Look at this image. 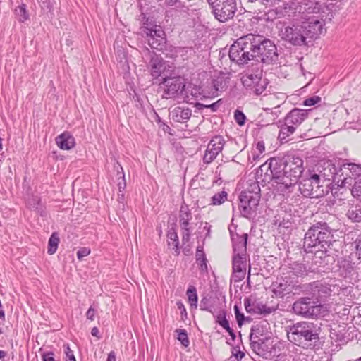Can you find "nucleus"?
I'll return each instance as SVG.
<instances>
[{
  "instance_id": "1",
  "label": "nucleus",
  "mask_w": 361,
  "mask_h": 361,
  "mask_svg": "<svg viewBox=\"0 0 361 361\" xmlns=\"http://www.w3.org/2000/svg\"><path fill=\"white\" fill-rule=\"evenodd\" d=\"M264 168L270 170L272 180L280 186L281 190L295 185L304 171L303 161L298 157H293L290 161L284 164L283 168L273 159L269 163L266 162L262 164L260 170L263 171Z\"/></svg>"
},
{
  "instance_id": "2",
  "label": "nucleus",
  "mask_w": 361,
  "mask_h": 361,
  "mask_svg": "<svg viewBox=\"0 0 361 361\" xmlns=\"http://www.w3.org/2000/svg\"><path fill=\"white\" fill-rule=\"evenodd\" d=\"M287 336L290 342L304 348H310L319 338L316 326L307 322H298L290 326Z\"/></svg>"
},
{
  "instance_id": "3",
  "label": "nucleus",
  "mask_w": 361,
  "mask_h": 361,
  "mask_svg": "<svg viewBox=\"0 0 361 361\" xmlns=\"http://www.w3.org/2000/svg\"><path fill=\"white\" fill-rule=\"evenodd\" d=\"M332 235L326 224H317L311 226L304 238V247L307 252L323 251L331 243Z\"/></svg>"
},
{
  "instance_id": "4",
  "label": "nucleus",
  "mask_w": 361,
  "mask_h": 361,
  "mask_svg": "<svg viewBox=\"0 0 361 361\" xmlns=\"http://www.w3.org/2000/svg\"><path fill=\"white\" fill-rule=\"evenodd\" d=\"M247 234L238 238L233 245V255L232 260V278L235 282L244 279L247 267Z\"/></svg>"
},
{
  "instance_id": "5",
  "label": "nucleus",
  "mask_w": 361,
  "mask_h": 361,
  "mask_svg": "<svg viewBox=\"0 0 361 361\" xmlns=\"http://www.w3.org/2000/svg\"><path fill=\"white\" fill-rule=\"evenodd\" d=\"M305 28L302 23L284 24L279 30V36L293 46H304L307 44Z\"/></svg>"
},
{
  "instance_id": "6",
  "label": "nucleus",
  "mask_w": 361,
  "mask_h": 361,
  "mask_svg": "<svg viewBox=\"0 0 361 361\" xmlns=\"http://www.w3.org/2000/svg\"><path fill=\"white\" fill-rule=\"evenodd\" d=\"M300 190L304 196L311 198H318L324 195L322 185H320L319 176L317 174L304 179L300 185Z\"/></svg>"
},
{
  "instance_id": "7",
  "label": "nucleus",
  "mask_w": 361,
  "mask_h": 361,
  "mask_svg": "<svg viewBox=\"0 0 361 361\" xmlns=\"http://www.w3.org/2000/svg\"><path fill=\"white\" fill-rule=\"evenodd\" d=\"M211 8L219 21L226 22L234 16L236 11L235 0H225Z\"/></svg>"
},
{
  "instance_id": "8",
  "label": "nucleus",
  "mask_w": 361,
  "mask_h": 361,
  "mask_svg": "<svg viewBox=\"0 0 361 361\" xmlns=\"http://www.w3.org/2000/svg\"><path fill=\"white\" fill-rule=\"evenodd\" d=\"M242 82L244 87L256 95L261 94L267 85L266 80L262 78V73L247 74L242 78Z\"/></svg>"
},
{
  "instance_id": "9",
  "label": "nucleus",
  "mask_w": 361,
  "mask_h": 361,
  "mask_svg": "<svg viewBox=\"0 0 361 361\" xmlns=\"http://www.w3.org/2000/svg\"><path fill=\"white\" fill-rule=\"evenodd\" d=\"M302 23L305 27V32L307 37L317 38L326 32L325 20L323 18H312Z\"/></svg>"
},
{
  "instance_id": "10",
  "label": "nucleus",
  "mask_w": 361,
  "mask_h": 361,
  "mask_svg": "<svg viewBox=\"0 0 361 361\" xmlns=\"http://www.w3.org/2000/svg\"><path fill=\"white\" fill-rule=\"evenodd\" d=\"M225 141L223 137L216 136L209 142L205 154L204 161L207 164L211 163L217 155L221 152Z\"/></svg>"
},
{
  "instance_id": "11",
  "label": "nucleus",
  "mask_w": 361,
  "mask_h": 361,
  "mask_svg": "<svg viewBox=\"0 0 361 361\" xmlns=\"http://www.w3.org/2000/svg\"><path fill=\"white\" fill-rule=\"evenodd\" d=\"M239 39L240 40H242V43L244 44V45H243L244 52L242 54L245 56L247 61L248 62L249 61L256 58L255 49L256 46L258 44V36L247 35Z\"/></svg>"
},
{
  "instance_id": "12",
  "label": "nucleus",
  "mask_w": 361,
  "mask_h": 361,
  "mask_svg": "<svg viewBox=\"0 0 361 361\" xmlns=\"http://www.w3.org/2000/svg\"><path fill=\"white\" fill-rule=\"evenodd\" d=\"M255 50L256 58L259 57L264 61L265 58H271V56L275 54L276 47L270 40H262V38L258 36V44Z\"/></svg>"
},
{
  "instance_id": "13",
  "label": "nucleus",
  "mask_w": 361,
  "mask_h": 361,
  "mask_svg": "<svg viewBox=\"0 0 361 361\" xmlns=\"http://www.w3.org/2000/svg\"><path fill=\"white\" fill-rule=\"evenodd\" d=\"M166 84L165 94L167 98L176 97L180 90H183L185 87L183 80L180 77H175L171 78H166L164 80Z\"/></svg>"
},
{
  "instance_id": "14",
  "label": "nucleus",
  "mask_w": 361,
  "mask_h": 361,
  "mask_svg": "<svg viewBox=\"0 0 361 361\" xmlns=\"http://www.w3.org/2000/svg\"><path fill=\"white\" fill-rule=\"evenodd\" d=\"M148 42L153 49H161V46L165 42V32L160 26H154L149 29L147 32Z\"/></svg>"
},
{
  "instance_id": "15",
  "label": "nucleus",
  "mask_w": 361,
  "mask_h": 361,
  "mask_svg": "<svg viewBox=\"0 0 361 361\" xmlns=\"http://www.w3.org/2000/svg\"><path fill=\"white\" fill-rule=\"evenodd\" d=\"M259 201L257 193L245 192L240 195V205L245 214H250V211L255 209Z\"/></svg>"
},
{
  "instance_id": "16",
  "label": "nucleus",
  "mask_w": 361,
  "mask_h": 361,
  "mask_svg": "<svg viewBox=\"0 0 361 361\" xmlns=\"http://www.w3.org/2000/svg\"><path fill=\"white\" fill-rule=\"evenodd\" d=\"M242 42L243 41L240 40V39H237V41L232 44L229 51L230 59L238 64L247 63L245 56L242 54L244 52V49H243L244 44L242 43Z\"/></svg>"
},
{
  "instance_id": "17",
  "label": "nucleus",
  "mask_w": 361,
  "mask_h": 361,
  "mask_svg": "<svg viewBox=\"0 0 361 361\" xmlns=\"http://www.w3.org/2000/svg\"><path fill=\"white\" fill-rule=\"evenodd\" d=\"M150 66L151 75L156 78L161 76V74L171 68L168 62L158 56H154L151 59Z\"/></svg>"
},
{
  "instance_id": "18",
  "label": "nucleus",
  "mask_w": 361,
  "mask_h": 361,
  "mask_svg": "<svg viewBox=\"0 0 361 361\" xmlns=\"http://www.w3.org/2000/svg\"><path fill=\"white\" fill-rule=\"evenodd\" d=\"M272 292L276 298H283L293 290V286L286 280L281 279L273 283Z\"/></svg>"
},
{
  "instance_id": "19",
  "label": "nucleus",
  "mask_w": 361,
  "mask_h": 361,
  "mask_svg": "<svg viewBox=\"0 0 361 361\" xmlns=\"http://www.w3.org/2000/svg\"><path fill=\"white\" fill-rule=\"evenodd\" d=\"M56 143L62 150H70L75 146V137L68 131H65L56 137Z\"/></svg>"
},
{
  "instance_id": "20",
  "label": "nucleus",
  "mask_w": 361,
  "mask_h": 361,
  "mask_svg": "<svg viewBox=\"0 0 361 361\" xmlns=\"http://www.w3.org/2000/svg\"><path fill=\"white\" fill-rule=\"evenodd\" d=\"M307 118V112L303 109H294L287 116L286 122L290 126H299Z\"/></svg>"
},
{
  "instance_id": "21",
  "label": "nucleus",
  "mask_w": 361,
  "mask_h": 361,
  "mask_svg": "<svg viewBox=\"0 0 361 361\" xmlns=\"http://www.w3.org/2000/svg\"><path fill=\"white\" fill-rule=\"evenodd\" d=\"M171 115L174 121L183 123L190 119L192 111L189 108L176 106L172 109Z\"/></svg>"
},
{
  "instance_id": "22",
  "label": "nucleus",
  "mask_w": 361,
  "mask_h": 361,
  "mask_svg": "<svg viewBox=\"0 0 361 361\" xmlns=\"http://www.w3.org/2000/svg\"><path fill=\"white\" fill-rule=\"evenodd\" d=\"M310 307L311 302L310 301L307 302V299H302L293 304V309L296 314L309 317Z\"/></svg>"
},
{
  "instance_id": "23",
  "label": "nucleus",
  "mask_w": 361,
  "mask_h": 361,
  "mask_svg": "<svg viewBox=\"0 0 361 361\" xmlns=\"http://www.w3.org/2000/svg\"><path fill=\"white\" fill-rule=\"evenodd\" d=\"M196 262L201 272L208 271L207 259L202 246H197L195 253Z\"/></svg>"
},
{
  "instance_id": "24",
  "label": "nucleus",
  "mask_w": 361,
  "mask_h": 361,
  "mask_svg": "<svg viewBox=\"0 0 361 361\" xmlns=\"http://www.w3.org/2000/svg\"><path fill=\"white\" fill-rule=\"evenodd\" d=\"M192 219V214L188 207H181L179 214L180 227L190 226V221Z\"/></svg>"
},
{
  "instance_id": "25",
  "label": "nucleus",
  "mask_w": 361,
  "mask_h": 361,
  "mask_svg": "<svg viewBox=\"0 0 361 361\" xmlns=\"http://www.w3.org/2000/svg\"><path fill=\"white\" fill-rule=\"evenodd\" d=\"M328 312L327 307L324 305H312L309 318H317L324 317Z\"/></svg>"
},
{
  "instance_id": "26",
  "label": "nucleus",
  "mask_w": 361,
  "mask_h": 361,
  "mask_svg": "<svg viewBox=\"0 0 361 361\" xmlns=\"http://www.w3.org/2000/svg\"><path fill=\"white\" fill-rule=\"evenodd\" d=\"M295 126H290L286 122L285 125L281 128L278 137L281 141H286V140L293 135L295 131Z\"/></svg>"
},
{
  "instance_id": "27",
  "label": "nucleus",
  "mask_w": 361,
  "mask_h": 361,
  "mask_svg": "<svg viewBox=\"0 0 361 361\" xmlns=\"http://www.w3.org/2000/svg\"><path fill=\"white\" fill-rule=\"evenodd\" d=\"M59 243V238L57 233L54 232L51 234L48 242V250L47 252L49 255L54 254L58 248Z\"/></svg>"
},
{
  "instance_id": "28",
  "label": "nucleus",
  "mask_w": 361,
  "mask_h": 361,
  "mask_svg": "<svg viewBox=\"0 0 361 361\" xmlns=\"http://www.w3.org/2000/svg\"><path fill=\"white\" fill-rule=\"evenodd\" d=\"M188 302L192 307L197 308V294L196 288L194 286H189L186 291Z\"/></svg>"
},
{
  "instance_id": "29",
  "label": "nucleus",
  "mask_w": 361,
  "mask_h": 361,
  "mask_svg": "<svg viewBox=\"0 0 361 361\" xmlns=\"http://www.w3.org/2000/svg\"><path fill=\"white\" fill-rule=\"evenodd\" d=\"M168 244L173 246L176 250L178 249L179 240L178 233L175 228H172L167 233Z\"/></svg>"
},
{
  "instance_id": "30",
  "label": "nucleus",
  "mask_w": 361,
  "mask_h": 361,
  "mask_svg": "<svg viewBox=\"0 0 361 361\" xmlns=\"http://www.w3.org/2000/svg\"><path fill=\"white\" fill-rule=\"evenodd\" d=\"M267 102V106L265 109H272L279 107L281 102L279 100L278 97L275 94H270L265 98Z\"/></svg>"
},
{
  "instance_id": "31",
  "label": "nucleus",
  "mask_w": 361,
  "mask_h": 361,
  "mask_svg": "<svg viewBox=\"0 0 361 361\" xmlns=\"http://www.w3.org/2000/svg\"><path fill=\"white\" fill-rule=\"evenodd\" d=\"M16 14L18 16V19L20 22H25L28 20L29 14L26 9L25 4H23L19 5L15 10Z\"/></svg>"
},
{
  "instance_id": "32",
  "label": "nucleus",
  "mask_w": 361,
  "mask_h": 361,
  "mask_svg": "<svg viewBox=\"0 0 361 361\" xmlns=\"http://www.w3.org/2000/svg\"><path fill=\"white\" fill-rule=\"evenodd\" d=\"M175 332L177 334V339L180 342V343L184 347H188L190 341L186 331L185 329H176Z\"/></svg>"
},
{
  "instance_id": "33",
  "label": "nucleus",
  "mask_w": 361,
  "mask_h": 361,
  "mask_svg": "<svg viewBox=\"0 0 361 361\" xmlns=\"http://www.w3.org/2000/svg\"><path fill=\"white\" fill-rule=\"evenodd\" d=\"M265 152V145L263 141H258L255 147L253 149V159L256 160L259 159Z\"/></svg>"
},
{
  "instance_id": "34",
  "label": "nucleus",
  "mask_w": 361,
  "mask_h": 361,
  "mask_svg": "<svg viewBox=\"0 0 361 361\" xmlns=\"http://www.w3.org/2000/svg\"><path fill=\"white\" fill-rule=\"evenodd\" d=\"M227 199V193L225 191H221L215 194L212 197V204L220 205L224 203Z\"/></svg>"
},
{
  "instance_id": "35",
  "label": "nucleus",
  "mask_w": 361,
  "mask_h": 361,
  "mask_svg": "<svg viewBox=\"0 0 361 361\" xmlns=\"http://www.w3.org/2000/svg\"><path fill=\"white\" fill-rule=\"evenodd\" d=\"M180 233L182 236V241L183 243H187L190 241L191 235L190 226L180 227Z\"/></svg>"
},
{
  "instance_id": "36",
  "label": "nucleus",
  "mask_w": 361,
  "mask_h": 361,
  "mask_svg": "<svg viewBox=\"0 0 361 361\" xmlns=\"http://www.w3.org/2000/svg\"><path fill=\"white\" fill-rule=\"evenodd\" d=\"M348 216L355 222H360L361 221L360 213L357 209H349L348 212Z\"/></svg>"
},
{
  "instance_id": "37",
  "label": "nucleus",
  "mask_w": 361,
  "mask_h": 361,
  "mask_svg": "<svg viewBox=\"0 0 361 361\" xmlns=\"http://www.w3.org/2000/svg\"><path fill=\"white\" fill-rule=\"evenodd\" d=\"M64 353L66 361H76L73 350H71L68 345H63Z\"/></svg>"
},
{
  "instance_id": "38",
  "label": "nucleus",
  "mask_w": 361,
  "mask_h": 361,
  "mask_svg": "<svg viewBox=\"0 0 361 361\" xmlns=\"http://www.w3.org/2000/svg\"><path fill=\"white\" fill-rule=\"evenodd\" d=\"M321 102V97L319 96H313L312 97L306 99L303 102V104L306 106H314Z\"/></svg>"
},
{
  "instance_id": "39",
  "label": "nucleus",
  "mask_w": 361,
  "mask_h": 361,
  "mask_svg": "<svg viewBox=\"0 0 361 361\" xmlns=\"http://www.w3.org/2000/svg\"><path fill=\"white\" fill-rule=\"evenodd\" d=\"M234 118L238 125L243 126L245 124V116L242 111L236 110L234 114Z\"/></svg>"
},
{
  "instance_id": "40",
  "label": "nucleus",
  "mask_w": 361,
  "mask_h": 361,
  "mask_svg": "<svg viewBox=\"0 0 361 361\" xmlns=\"http://www.w3.org/2000/svg\"><path fill=\"white\" fill-rule=\"evenodd\" d=\"M360 182L355 181L351 190V193L354 197L359 198L361 196V185Z\"/></svg>"
},
{
  "instance_id": "41",
  "label": "nucleus",
  "mask_w": 361,
  "mask_h": 361,
  "mask_svg": "<svg viewBox=\"0 0 361 361\" xmlns=\"http://www.w3.org/2000/svg\"><path fill=\"white\" fill-rule=\"evenodd\" d=\"M91 253V250L89 247H81L77 252V257L78 260L81 261L84 257L88 256Z\"/></svg>"
},
{
  "instance_id": "42",
  "label": "nucleus",
  "mask_w": 361,
  "mask_h": 361,
  "mask_svg": "<svg viewBox=\"0 0 361 361\" xmlns=\"http://www.w3.org/2000/svg\"><path fill=\"white\" fill-rule=\"evenodd\" d=\"M42 361H56L54 358V353L51 351H43L41 353Z\"/></svg>"
},
{
  "instance_id": "43",
  "label": "nucleus",
  "mask_w": 361,
  "mask_h": 361,
  "mask_svg": "<svg viewBox=\"0 0 361 361\" xmlns=\"http://www.w3.org/2000/svg\"><path fill=\"white\" fill-rule=\"evenodd\" d=\"M221 99H219L216 102L208 105L197 103V106L198 107L199 109H201L202 108H210L213 111H216L218 108V103L221 102Z\"/></svg>"
},
{
  "instance_id": "44",
  "label": "nucleus",
  "mask_w": 361,
  "mask_h": 361,
  "mask_svg": "<svg viewBox=\"0 0 361 361\" xmlns=\"http://www.w3.org/2000/svg\"><path fill=\"white\" fill-rule=\"evenodd\" d=\"M234 312L238 324L242 325L243 322L244 320V316L243 314L240 312L239 308L237 305L234 306Z\"/></svg>"
},
{
  "instance_id": "45",
  "label": "nucleus",
  "mask_w": 361,
  "mask_h": 361,
  "mask_svg": "<svg viewBox=\"0 0 361 361\" xmlns=\"http://www.w3.org/2000/svg\"><path fill=\"white\" fill-rule=\"evenodd\" d=\"M349 169L352 173V176H358L360 175V172L361 171V167L359 165H356L354 164H349Z\"/></svg>"
},
{
  "instance_id": "46",
  "label": "nucleus",
  "mask_w": 361,
  "mask_h": 361,
  "mask_svg": "<svg viewBox=\"0 0 361 361\" xmlns=\"http://www.w3.org/2000/svg\"><path fill=\"white\" fill-rule=\"evenodd\" d=\"M219 324L225 329L229 334H232V329L229 326L228 321L224 317L219 322Z\"/></svg>"
},
{
  "instance_id": "47",
  "label": "nucleus",
  "mask_w": 361,
  "mask_h": 361,
  "mask_svg": "<svg viewBox=\"0 0 361 361\" xmlns=\"http://www.w3.org/2000/svg\"><path fill=\"white\" fill-rule=\"evenodd\" d=\"M87 318L90 321H94L95 319V310L90 307L86 312Z\"/></svg>"
},
{
  "instance_id": "48",
  "label": "nucleus",
  "mask_w": 361,
  "mask_h": 361,
  "mask_svg": "<svg viewBox=\"0 0 361 361\" xmlns=\"http://www.w3.org/2000/svg\"><path fill=\"white\" fill-rule=\"evenodd\" d=\"M244 305H245V310L247 312H249V313H255L256 312L255 311V310L253 309L252 306L250 304L249 300H245Z\"/></svg>"
},
{
  "instance_id": "49",
  "label": "nucleus",
  "mask_w": 361,
  "mask_h": 361,
  "mask_svg": "<svg viewBox=\"0 0 361 361\" xmlns=\"http://www.w3.org/2000/svg\"><path fill=\"white\" fill-rule=\"evenodd\" d=\"M224 1L225 0H207L210 8L215 6V5H218L219 4H221V2Z\"/></svg>"
},
{
  "instance_id": "50",
  "label": "nucleus",
  "mask_w": 361,
  "mask_h": 361,
  "mask_svg": "<svg viewBox=\"0 0 361 361\" xmlns=\"http://www.w3.org/2000/svg\"><path fill=\"white\" fill-rule=\"evenodd\" d=\"M234 356L238 361V360L243 359V357L245 356V353L242 351L238 350L236 353L234 354Z\"/></svg>"
},
{
  "instance_id": "51",
  "label": "nucleus",
  "mask_w": 361,
  "mask_h": 361,
  "mask_svg": "<svg viewBox=\"0 0 361 361\" xmlns=\"http://www.w3.org/2000/svg\"><path fill=\"white\" fill-rule=\"evenodd\" d=\"M106 361H116L115 353L111 351L109 353Z\"/></svg>"
},
{
  "instance_id": "52",
  "label": "nucleus",
  "mask_w": 361,
  "mask_h": 361,
  "mask_svg": "<svg viewBox=\"0 0 361 361\" xmlns=\"http://www.w3.org/2000/svg\"><path fill=\"white\" fill-rule=\"evenodd\" d=\"M91 334L94 336H97L98 334H99V329L97 327L92 328V329L91 331Z\"/></svg>"
},
{
  "instance_id": "53",
  "label": "nucleus",
  "mask_w": 361,
  "mask_h": 361,
  "mask_svg": "<svg viewBox=\"0 0 361 361\" xmlns=\"http://www.w3.org/2000/svg\"><path fill=\"white\" fill-rule=\"evenodd\" d=\"M176 305H177L178 309L183 310V311L185 312H186V310H185V308L184 307V305L181 302H178L176 303Z\"/></svg>"
},
{
  "instance_id": "54",
  "label": "nucleus",
  "mask_w": 361,
  "mask_h": 361,
  "mask_svg": "<svg viewBox=\"0 0 361 361\" xmlns=\"http://www.w3.org/2000/svg\"><path fill=\"white\" fill-rule=\"evenodd\" d=\"M6 355V353L4 350H0V359L4 358Z\"/></svg>"
},
{
  "instance_id": "55",
  "label": "nucleus",
  "mask_w": 361,
  "mask_h": 361,
  "mask_svg": "<svg viewBox=\"0 0 361 361\" xmlns=\"http://www.w3.org/2000/svg\"><path fill=\"white\" fill-rule=\"evenodd\" d=\"M2 149V140H1V138L0 137V149Z\"/></svg>"
}]
</instances>
